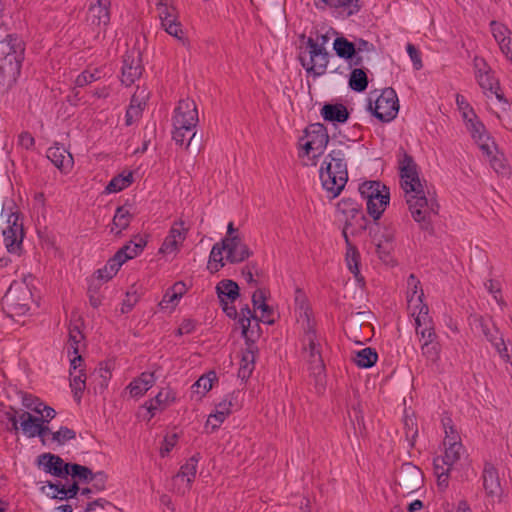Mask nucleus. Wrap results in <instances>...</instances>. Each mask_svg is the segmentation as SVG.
<instances>
[{"mask_svg":"<svg viewBox=\"0 0 512 512\" xmlns=\"http://www.w3.org/2000/svg\"><path fill=\"white\" fill-rule=\"evenodd\" d=\"M333 37V50L338 57L348 60L354 56L356 46L353 42L338 36V32L328 24L317 25L307 37L306 51L300 56L301 64L308 74L321 76L326 72L330 58L327 45Z\"/></svg>","mask_w":512,"mask_h":512,"instance_id":"nucleus-1","label":"nucleus"},{"mask_svg":"<svg viewBox=\"0 0 512 512\" xmlns=\"http://www.w3.org/2000/svg\"><path fill=\"white\" fill-rule=\"evenodd\" d=\"M226 316L234 320L235 330L240 331L241 336L245 340L246 347L241 349L233 359L237 379L240 381V384H244L255 369L256 355L258 353L255 342L260 337V326L251 316L249 307H243L241 312L238 313L234 308H229L226 305Z\"/></svg>","mask_w":512,"mask_h":512,"instance_id":"nucleus-2","label":"nucleus"},{"mask_svg":"<svg viewBox=\"0 0 512 512\" xmlns=\"http://www.w3.org/2000/svg\"><path fill=\"white\" fill-rule=\"evenodd\" d=\"M295 305L298 314L297 322L304 331L303 353L308 363L311 374L317 379L324 377V362L322 358V348L325 344L324 338L317 333L315 324L311 319L309 307L305 294L297 289L295 292Z\"/></svg>","mask_w":512,"mask_h":512,"instance_id":"nucleus-3","label":"nucleus"},{"mask_svg":"<svg viewBox=\"0 0 512 512\" xmlns=\"http://www.w3.org/2000/svg\"><path fill=\"white\" fill-rule=\"evenodd\" d=\"M444 439L441 446V453L433 459V470L440 487L446 488L450 473L460 463L465 455V448L461 437L450 418L443 420Z\"/></svg>","mask_w":512,"mask_h":512,"instance_id":"nucleus-4","label":"nucleus"},{"mask_svg":"<svg viewBox=\"0 0 512 512\" xmlns=\"http://www.w3.org/2000/svg\"><path fill=\"white\" fill-rule=\"evenodd\" d=\"M321 185L330 199H334L344 189L347 180V163L341 149L331 150L319 170Z\"/></svg>","mask_w":512,"mask_h":512,"instance_id":"nucleus-5","label":"nucleus"},{"mask_svg":"<svg viewBox=\"0 0 512 512\" xmlns=\"http://www.w3.org/2000/svg\"><path fill=\"white\" fill-rule=\"evenodd\" d=\"M198 121L199 116L195 101L190 98L181 99L172 116V138L177 145L189 147L196 135Z\"/></svg>","mask_w":512,"mask_h":512,"instance_id":"nucleus-6","label":"nucleus"},{"mask_svg":"<svg viewBox=\"0 0 512 512\" xmlns=\"http://www.w3.org/2000/svg\"><path fill=\"white\" fill-rule=\"evenodd\" d=\"M456 106L463 125L473 143L480 151L491 152V148H494L495 141L471 104L463 95L457 94Z\"/></svg>","mask_w":512,"mask_h":512,"instance_id":"nucleus-7","label":"nucleus"},{"mask_svg":"<svg viewBox=\"0 0 512 512\" xmlns=\"http://www.w3.org/2000/svg\"><path fill=\"white\" fill-rule=\"evenodd\" d=\"M473 64L479 86L490 100L497 117L501 118L503 114L508 112L510 104L501 92L498 80L493 76L490 67L483 58L475 57Z\"/></svg>","mask_w":512,"mask_h":512,"instance_id":"nucleus-8","label":"nucleus"},{"mask_svg":"<svg viewBox=\"0 0 512 512\" xmlns=\"http://www.w3.org/2000/svg\"><path fill=\"white\" fill-rule=\"evenodd\" d=\"M329 136L320 123L310 124L298 140V155L305 165L315 166L327 148Z\"/></svg>","mask_w":512,"mask_h":512,"instance_id":"nucleus-9","label":"nucleus"},{"mask_svg":"<svg viewBox=\"0 0 512 512\" xmlns=\"http://www.w3.org/2000/svg\"><path fill=\"white\" fill-rule=\"evenodd\" d=\"M1 218L4 221L2 228L4 245L9 253L19 254L24 238L23 223L13 200L3 202Z\"/></svg>","mask_w":512,"mask_h":512,"instance_id":"nucleus-10","label":"nucleus"},{"mask_svg":"<svg viewBox=\"0 0 512 512\" xmlns=\"http://www.w3.org/2000/svg\"><path fill=\"white\" fill-rule=\"evenodd\" d=\"M359 193L369 216L375 221L379 220L390 204V189L380 181L369 180L359 185Z\"/></svg>","mask_w":512,"mask_h":512,"instance_id":"nucleus-11","label":"nucleus"},{"mask_svg":"<svg viewBox=\"0 0 512 512\" xmlns=\"http://www.w3.org/2000/svg\"><path fill=\"white\" fill-rule=\"evenodd\" d=\"M336 216L343 223L344 238L366 229L367 219L360 204L351 198H342L336 206Z\"/></svg>","mask_w":512,"mask_h":512,"instance_id":"nucleus-12","label":"nucleus"},{"mask_svg":"<svg viewBox=\"0 0 512 512\" xmlns=\"http://www.w3.org/2000/svg\"><path fill=\"white\" fill-rule=\"evenodd\" d=\"M24 46L20 39L7 36L0 41V71L9 81H15L20 73Z\"/></svg>","mask_w":512,"mask_h":512,"instance_id":"nucleus-13","label":"nucleus"},{"mask_svg":"<svg viewBox=\"0 0 512 512\" xmlns=\"http://www.w3.org/2000/svg\"><path fill=\"white\" fill-rule=\"evenodd\" d=\"M368 110L381 122H391L399 112V99L393 88H385L381 92L371 93L368 99Z\"/></svg>","mask_w":512,"mask_h":512,"instance_id":"nucleus-14","label":"nucleus"},{"mask_svg":"<svg viewBox=\"0 0 512 512\" xmlns=\"http://www.w3.org/2000/svg\"><path fill=\"white\" fill-rule=\"evenodd\" d=\"M32 293L25 281L13 282L2 299V307L9 317L26 315L30 310Z\"/></svg>","mask_w":512,"mask_h":512,"instance_id":"nucleus-15","label":"nucleus"},{"mask_svg":"<svg viewBox=\"0 0 512 512\" xmlns=\"http://www.w3.org/2000/svg\"><path fill=\"white\" fill-rule=\"evenodd\" d=\"M406 202L412 218L423 228L429 226L432 218L437 215L439 210V205L434 195L430 192H425V190L413 196H408Z\"/></svg>","mask_w":512,"mask_h":512,"instance_id":"nucleus-16","label":"nucleus"},{"mask_svg":"<svg viewBox=\"0 0 512 512\" xmlns=\"http://www.w3.org/2000/svg\"><path fill=\"white\" fill-rule=\"evenodd\" d=\"M423 297L420 281L414 275H410L407 279V303L408 309L418 325H426L429 322V309L423 302Z\"/></svg>","mask_w":512,"mask_h":512,"instance_id":"nucleus-17","label":"nucleus"},{"mask_svg":"<svg viewBox=\"0 0 512 512\" xmlns=\"http://www.w3.org/2000/svg\"><path fill=\"white\" fill-rule=\"evenodd\" d=\"M252 255V250L245 241L244 234L233 223L226 226V261L241 263Z\"/></svg>","mask_w":512,"mask_h":512,"instance_id":"nucleus-18","label":"nucleus"},{"mask_svg":"<svg viewBox=\"0 0 512 512\" xmlns=\"http://www.w3.org/2000/svg\"><path fill=\"white\" fill-rule=\"evenodd\" d=\"M470 324L476 333L483 334L486 339L492 343L501 360L512 367V352L509 351L507 344L502 336L499 335L498 330L494 327H490L488 321L476 316L472 318Z\"/></svg>","mask_w":512,"mask_h":512,"instance_id":"nucleus-19","label":"nucleus"},{"mask_svg":"<svg viewBox=\"0 0 512 512\" xmlns=\"http://www.w3.org/2000/svg\"><path fill=\"white\" fill-rule=\"evenodd\" d=\"M155 3L162 28L184 44L185 36L177 19V10L173 5V0H155Z\"/></svg>","mask_w":512,"mask_h":512,"instance_id":"nucleus-20","label":"nucleus"},{"mask_svg":"<svg viewBox=\"0 0 512 512\" xmlns=\"http://www.w3.org/2000/svg\"><path fill=\"white\" fill-rule=\"evenodd\" d=\"M399 173L405 198L424 191V186L419 178L417 165L411 157L404 155L401 158L399 161Z\"/></svg>","mask_w":512,"mask_h":512,"instance_id":"nucleus-21","label":"nucleus"},{"mask_svg":"<svg viewBox=\"0 0 512 512\" xmlns=\"http://www.w3.org/2000/svg\"><path fill=\"white\" fill-rule=\"evenodd\" d=\"M373 242L381 261L392 264L393 253L397 248L396 229L390 226L379 228L378 233L373 236Z\"/></svg>","mask_w":512,"mask_h":512,"instance_id":"nucleus-22","label":"nucleus"},{"mask_svg":"<svg viewBox=\"0 0 512 512\" xmlns=\"http://www.w3.org/2000/svg\"><path fill=\"white\" fill-rule=\"evenodd\" d=\"M20 429L28 438L39 437L43 444L49 441V428L45 425L49 421L42 420V417H36L29 412L19 413Z\"/></svg>","mask_w":512,"mask_h":512,"instance_id":"nucleus-23","label":"nucleus"},{"mask_svg":"<svg viewBox=\"0 0 512 512\" xmlns=\"http://www.w3.org/2000/svg\"><path fill=\"white\" fill-rule=\"evenodd\" d=\"M318 9H330L340 17L357 14L362 7L361 0H314Z\"/></svg>","mask_w":512,"mask_h":512,"instance_id":"nucleus-24","label":"nucleus"},{"mask_svg":"<svg viewBox=\"0 0 512 512\" xmlns=\"http://www.w3.org/2000/svg\"><path fill=\"white\" fill-rule=\"evenodd\" d=\"M198 461L197 456H192L180 467V471L173 479V485L178 493L184 494L190 489L196 476Z\"/></svg>","mask_w":512,"mask_h":512,"instance_id":"nucleus-25","label":"nucleus"},{"mask_svg":"<svg viewBox=\"0 0 512 512\" xmlns=\"http://www.w3.org/2000/svg\"><path fill=\"white\" fill-rule=\"evenodd\" d=\"M110 6V0H93L88 9V23L99 29L105 28L110 21Z\"/></svg>","mask_w":512,"mask_h":512,"instance_id":"nucleus-26","label":"nucleus"},{"mask_svg":"<svg viewBox=\"0 0 512 512\" xmlns=\"http://www.w3.org/2000/svg\"><path fill=\"white\" fill-rule=\"evenodd\" d=\"M142 73L140 52L136 49L127 51L122 65V82L126 85L134 83Z\"/></svg>","mask_w":512,"mask_h":512,"instance_id":"nucleus-27","label":"nucleus"},{"mask_svg":"<svg viewBox=\"0 0 512 512\" xmlns=\"http://www.w3.org/2000/svg\"><path fill=\"white\" fill-rule=\"evenodd\" d=\"M490 30L501 52L512 62V31L498 21H491Z\"/></svg>","mask_w":512,"mask_h":512,"instance_id":"nucleus-28","label":"nucleus"},{"mask_svg":"<svg viewBox=\"0 0 512 512\" xmlns=\"http://www.w3.org/2000/svg\"><path fill=\"white\" fill-rule=\"evenodd\" d=\"M185 231L186 229L182 223L173 225L169 231V234L164 239L159 252L166 256H175L179 251L183 241L185 240Z\"/></svg>","mask_w":512,"mask_h":512,"instance_id":"nucleus-29","label":"nucleus"},{"mask_svg":"<svg viewBox=\"0 0 512 512\" xmlns=\"http://www.w3.org/2000/svg\"><path fill=\"white\" fill-rule=\"evenodd\" d=\"M254 314L251 313L253 319L257 322H263L265 324H273L274 323V311L273 309L266 303L265 296L262 291H256L252 296ZM250 312H252L250 310ZM259 325V323H257Z\"/></svg>","mask_w":512,"mask_h":512,"instance_id":"nucleus-30","label":"nucleus"},{"mask_svg":"<svg viewBox=\"0 0 512 512\" xmlns=\"http://www.w3.org/2000/svg\"><path fill=\"white\" fill-rule=\"evenodd\" d=\"M346 243V251H345V264L347 269L353 274L355 280L358 284H364V277L361 274V255L359 250L354 246L349 236L344 238Z\"/></svg>","mask_w":512,"mask_h":512,"instance_id":"nucleus-31","label":"nucleus"},{"mask_svg":"<svg viewBox=\"0 0 512 512\" xmlns=\"http://www.w3.org/2000/svg\"><path fill=\"white\" fill-rule=\"evenodd\" d=\"M482 481L483 489L489 498H500L502 494V488L499 480L498 471L494 466L490 464L485 465L483 469Z\"/></svg>","mask_w":512,"mask_h":512,"instance_id":"nucleus-32","label":"nucleus"},{"mask_svg":"<svg viewBox=\"0 0 512 512\" xmlns=\"http://www.w3.org/2000/svg\"><path fill=\"white\" fill-rule=\"evenodd\" d=\"M187 286L184 282H176L169 288L159 303L160 310L171 313L179 304L183 295L187 292Z\"/></svg>","mask_w":512,"mask_h":512,"instance_id":"nucleus-33","label":"nucleus"},{"mask_svg":"<svg viewBox=\"0 0 512 512\" xmlns=\"http://www.w3.org/2000/svg\"><path fill=\"white\" fill-rule=\"evenodd\" d=\"M39 467L47 473H50L57 477L67 476V466L59 456L45 453L38 457Z\"/></svg>","mask_w":512,"mask_h":512,"instance_id":"nucleus-34","label":"nucleus"},{"mask_svg":"<svg viewBox=\"0 0 512 512\" xmlns=\"http://www.w3.org/2000/svg\"><path fill=\"white\" fill-rule=\"evenodd\" d=\"M47 158L64 173H68L73 167V157L64 146L50 147L47 150Z\"/></svg>","mask_w":512,"mask_h":512,"instance_id":"nucleus-35","label":"nucleus"},{"mask_svg":"<svg viewBox=\"0 0 512 512\" xmlns=\"http://www.w3.org/2000/svg\"><path fill=\"white\" fill-rule=\"evenodd\" d=\"M22 404L25 408L41 416L42 420L45 421H50L56 415L52 407L45 405L39 398L32 394H24L22 396Z\"/></svg>","mask_w":512,"mask_h":512,"instance_id":"nucleus-36","label":"nucleus"},{"mask_svg":"<svg viewBox=\"0 0 512 512\" xmlns=\"http://www.w3.org/2000/svg\"><path fill=\"white\" fill-rule=\"evenodd\" d=\"M134 215V208L131 205H123L116 209L111 226L110 231L115 235H119L125 230Z\"/></svg>","mask_w":512,"mask_h":512,"instance_id":"nucleus-37","label":"nucleus"},{"mask_svg":"<svg viewBox=\"0 0 512 512\" xmlns=\"http://www.w3.org/2000/svg\"><path fill=\"white\" fill-rule=\"evenodd\" d=\"M156 382V377L152 372H143L134 379L127 387L129 394L133 398L143 396Z\"/></svg>","mask_w":512,"mask_h":512,"instance_id":"nucleus-38","label":"nucleus"},{"mask_svg":"<svg viewBox=\"0 0 512 512\" xmlns=\"http://www.w3.org/2000/svg\"><path fill=\"white\" fill-rule=\"evenodd\" d=\"M321 116L325 121L336 125L345 123L349 114L343 104H325L321 109Z\"/></svg>","mask_w":512,"mask_h":512,"instance_id":"nucleus-39","label":"nucleus"},{"mask_svg":"<svg viewBox=\"0 0 512 512\" xmlns=\"http://www.w3.org/2000/svg\"><path fill=\"white\" fill-rule=\"evenodd\" d=\"M176 400V393L171 388H162L156 397L151 400L147 406V412L149 413V418L154 416L155 411L158 409H162Z\"/></svg>","mask_w":512,"mask_h":512,"instance_id":"nucleus-40","label":"nucleus"},{"mask_svg":"<svg viewBox=\"0 0 512 512\" xmlns=\"http://www.w3.org/2000/svg\"><path fill=\"white\" fill-rule=\"evenodd\" d=\"M43 492L51 498H57L60 500L73 498L76 496L78 491V486L76 482L70 485L68 488L65 487L62 483H48L43 488Z\"/></svg>","mask_w":512,"mask_h":512,"instance_id":"nucleus-41","label":"nucleus"},{"mask_svg":"<svg viewBox=\"0 0 512 512\" xmlns=\"http://www.w3.org/2000/svg\"><path fill=\"white\" fill-rule=\"evenodd\" d=\"M486 160L490 163L492 169L499 175L507 176L510 173V169L504 158V155L498 150L497 144L494 142V148H491V152L481 151Z\"/></svg>","mask_w":512,"mask_h":512,"instance_id":"nucleus-42","label":"nucleus"},{"mask_svg":"<svg viewBox=\"0 0 512 512\" xmlns=\"http://www.w3.org/2000/svg\"><path fill=\"white\" fill-rule=\"evenodd\" d=\"M146 241L143 237H135L123 248H121L115 256L124 264L127 260L138 256L144 249Z\"/></svg>","mask_w":512,"mask_h":512,"instance_id":"nucleus-43","label":"nucleus"},{"mask_svg":"<svg viewBox=\"0 0 512 512\" xmlns=\"http://www.w3.org/2000/svg\"><path fill=\"white\" fill-rule=\"evenodd\" d=\"M398 481L408 492L414 491L422 482L421 472L416 467H407L400 472Z\"/></svg>","mask_w":512,"mask_h":512,"instance_id":"nucleus-44","label":"nucleus"},{"mask_svg":"<svg viewBox=\"0 0 512 512\" xmlns=\"http://www.w3.org/2000/svg\"><path fill=\"white\" fill-rule=\"evenodd\" d=\"M224 267V238H221L213 247L209 255L207 270L217 273Z\"/></svg>","mask_w":512,"mask_h":512,"instance_id":"nucleus-45","label":"nucleus"},{"mask_svg":"<svg viewBox=\"0 0 512 512\" xmlns=\"http://www.w3.org/2000/svg\"><path fill=\"white\" fill-rule=\"evenodd\" d=\"M216 379V375L214 372H209L203 376H201L192 386H191V397L195 400H200L204 397V395L212 388L213 382Z\"/></svg>","mask_w":512,"mask_h":512,"instance_id":"nucleus-46","label":"nucleus"},{"mask_svg":"<svg viewBox=\"0 0 512 512\" xmlns=\"http://www.w3.org/2000/svg\"><path fill=\"white\" fill-rule=\"evenodd\" d=\"M378 360L377 352L370 348L365 347L355 352L353 361L359 367L363 369L371 368L376 364Z\"/></svg>","mask_w":512,"mask_h":512,"instance_id":"nucleus-47","label":"nucleus"},{"mask_svg":"<svg viewBox=\"0 0 512 512\" xmlns=\"http://www.w3.org/2000/svg\"><path fill=\"white\" fill-rule=\"evenodd\" d=\"M133 182V173L130 171H124L115 177H113L110 182L107 184L105 191L106 193H117L128 186H130Z\"/></svg>","mask_w":512,"mask_h":512,"instance_id":"nucleus-48","label":"nucleus"},{"mask_svg":"<svg viewBox=\"0 0 512 512\" xmlns=\"http://www.w3.org/2000/svg\"><path fill=\"white\" fill-rule=\"evenodd\" d=\"M349 86L353 91H364L368 86L366 73L359 68L353 69L349 78Z\"/></svg>","mask_w":512,"mask_h":512,"instance_id":"nucleus-49","label":"nucleus"},{"mask_svg":"<svg viewBox=\"0 0 512 512\" xmlns=\"http://www.w3.org/2000/svg\"><path fill=\"white\" fill-rule=\"evenodd\" d=\"M123 263L114 255L107 264L97 271V278L102 281H108L119 271Z\"/></svg>","mask_w":512,"mask_h":512,"instance_id":"nucleus-50","label":"nucleus"},{"mask_svg":"<svg viewBox=\"0 0 512 512\" xmlns=\"http://www.w3.org/2000/svg\"><path fill=\"white\" fill-rule=\"evenodd\" d=\"M223 406L219 404L216 407L215 413H211L205 423L206 432L212 433L217 430L224 422V410Z\"/></svg>","mask_w":512,"mask_h":512,"instance_id":"nucleus-51","label":"nucleus"},{"mask_svg":"<svg viewBox=\"0 0 512 512\" xmlns=\"http://www.w3.org/2000/svg\"><path fill=\"white\" fill-rule=\"evenodd\" d=\"M67 476H71L75 481H88L92 479V472L85 466L68 463Z\"/></svg>","mask_w":512,"mask_h":512,"instance_id":"nucleus-52","label":"nucleus"},{"mask_svg":"<svg viewBox=\"0 0 512 512\" xmlns=\"http://www.w3.org/2000/svg\"><path fill=\"white\" fill-rule=\"evenodd\" d=\"M75 437V432L68 427H61L56 432H51L49 430L47 443H56L59 445L65 444L67 441L73 439Z\"/></svg>","mask_w":512,"mask_h":512,"instance_id":"nucleus-53","label":"nucleus"},{"mask_svg":"<svg viewBox=\"0 0 512 512\" xmlns=\"http://www.w3.org/2000/svg\"><path fill=\"white\" fill-rule=\"evenodd\" d=\"M82 340L83 335L77 327L69 330V339L66 346L68 355L79 353Z\"/></svg>","mask_w":512,"mask_h":512,"instance_id":"nucleus-54","label":"nucleus"},{"mask_svg":"<svg viewBox=\"0 0 512 512\" xmlns=\"http://www.w3.org/2000/svg\"><path fill=\"white\" fill-rule=\"evenodd\" d=\"M179 440V433L175 430L169 431L164 436L163 442L160 446V455L161 457H166L172 451V449L176 446Z\"/></svg>","mask_w":512,"mask_h":512,"instance_id":"nucleus-55","label":"nucleus"},{"mask_svg":"<svg viewBox=\"0 0 512 512\" xmlns=\"http://www.w3.org/2000/svg\"><path fill=\"white\" fill-rule=\"evenodd\" d=\"M431 319L426 325H416V334L419 336L420 345L424 343H432L436 341V334L430 325Z\"/></svg>","mask_w":512,"mask_h":512,"instance_id":"nucleus-56","label":"nucleus"},{"mask_svg":"<svg viewBox=\"0 0 512 512\" xmlns=\"http://www.w3.org/2000/svg\"><path fill=\"white\" fill-rule=\"evenodd\" d=\"M70 386L74 392L75 398L78 400L85 389V378L81 370L78 373L70 371Z\"/></svg>","mask_w":512,"mask_h":512,"instance_id":"nucleus-57","label":"nucleus"},{"mask_svg":"<svg viewBox=\"0 0 512 512\" xmlns=\"http://www.w3.org/2000/svg\"><path fill=\"white\" fill-rule=\"evenodd\" d=\"M238 298H240V288H239V285L235 281H233V280H227L226 279V303H227V306L229 308H234L238 313H240L241 310L238 311L235 308V306H230L229 305V301L230 302H234ZM243 307H248V305H243L240 309H242Z\"/></svg>","mask_w":512,"mask_h":512,"instance_id":"nucleus-58","label":"nucleus"},{"mask_svg":"<svg viewBox=\"0 0 512 512\" xmlns=\"http://www.w3.org/2000/svg\"><path fill=\"white\" fill-rule=\"evenodd\" d=\"M422 355L432 362H437L440 358L441 347L435 341L432 343H424L420 346Z\"/></svg>","mask_w":512,"mask_h":512,"instance_id":"nucleus-59","label":"nucleus"},{"mask_svg":"<svg viewBox=\"0 0 512 512\" xmlns=\"http://www.w3.org/2000/svg\"><path fill=\"white\" fill-rule=\"evenodd\" d=\"M148 98H149V91L146 88L138 87L131 98L130 105L143 111Z\"/></svg>","mask_w":512,"mask_h":512,"instance_id":"nucleus-60","label":"nucleus"},{"mask_svg":"<svg viewBox=\"0 0 512 512\" xmlns=\"http://www.w3.org/2000/svg\"><path fill=\"white\" fill-rule=\"evenodd\" d=\"M101 78V71L98 69H94L93 71L88 69L79 74L75 80L77 86H84L88 83H91L95 80Z\"/></svg>","mask_w":512,"mask_h":512,"instance_id":"nucleus-61","label":"nucleus"},{"mask_svg":"<svg viewBox=\"0 0 512 512\" xmlns=\"http://www.w3.org/2000/svg\"><path fill=\"white\" fill-rule=\"evenodd\" d=\"M139 294L135 289H131L126 293V298L123 300L122 306H121V312L122 313H128L131 311L133 306L138 302L139 300Z\"/></svg>","mask_w":512,"mask_h":512,"instance_id":"nucleus-62","label":"nucleus"},{"mask_svg":"<svg viewBox=\"0 0 512 512\" xmlns=\"http://www.w3.org/2000/svg\"><path fill=\"white\" fill-rule=\"evenodd\" d=\"M404 425L406 429V437L410 440L411 444H413L418 435L415 419L413 417H405Z\"/></svg>","mask_w":512,"mask_h":512,"instance_id":"nucleus-63","label":"nucleus"},{"mask_svg":"<svg viewBox=\"0 0 512 512\" xmlns=\"http://www.w3.org/2000/svg\"><path fill=\"white\" fill-rule=\"evenodd\" d=\"M406 51L412 62L413 68L415 70H420L423 67L420 52L412 44L407 45Z\"/></svg>","mask_w":512,"mask_h":512,"instance_id":"nucleus-64","label":"nucleus"}]
</instances>
